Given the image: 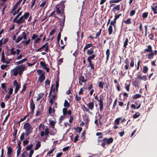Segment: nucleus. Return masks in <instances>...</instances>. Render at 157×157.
<instances>
[{
	"label": "nucleus",
	"mask_w": 157,
	"mask_h": 157,
	"mask_svg": "<svg viewBox=\"0 0 157 157\" xmlns=\"http://www.w3.org/2000/svg\"><path fill=\"white\" fill-rule=\"evenodd\" d=\"M66 2V0L61 2L60 3L57 4L55 6L56 8V11L57 13L59 14H61L62 15L64 13L65 8V5L64 4Z\"/></svg>",
	"instance_id": "obj_1"
},
{
	"label": "nucleus",
	"mask_w": 157,
	"mask_h": 157,
	"mask_svg": "<svg viewBox=\"0 0 157 157\" xmlns=\"http://www.w3.org/2000/svg\"><path fill=\"white\" fill-rule=\"evenodd\" d=\"M23 129L25 130V135L26 136H28L33 132V128L29 122H26L24 124Z\"/></svg>",
	"instance_id": "obj_2"
},
{
	"label": "nucleus",
	"mask_w": 157,
	"mask_h": 157,
	"mask_svg": "<svg viewBox=\"0 0 157 157\" xmlns=\"http://www.w3.org/2000/svg\"><path fill=\"white\" fill-rule=\"evenodd\" d=\"M27 36L26 33L25 32H23L21 35H20L17 37V39L16 40V36L14 35L13 36L12 39L13 40H15L16 43H18L20 42L23 39L25 40L27 38Z\"/></svg>",
	"instance_id": "obj_3"
},
{
	"label": "nucleus",
	"mask_w": 157,
	"mask_h": 157,
	"mask_svg": "<svg viewBox=\"0 0 157 157\" xmlns=\"http://www.w3.org/2000/svg\"><path fill=\"white\" fill-rule=\"evenodd\" d=\"M17 67L19 75H21L25 68V65L22 64L21 65H18Z\"/></svg>",
	"instance_id": "obj_4"
},
{
	"label": "nucleus",
	"mask_w": 157,
	"mask_h": 157,
	"mask_svg": "<svg viewBox=\"0 0 157 157\" xmlns=\"http://www.w3.org/2000/svg\"><path fill=\"white\" fill-rule=\"evenodd\" d=\"M30 107L31 110V112H30V113L32 115H33L35 108V105L32 99H31L30 102Z\"/></svg>",
	"instance_id": "obj_5"
},
{
	"label": "nucleus",
	"mask_w": 157,
	"mask_h": 157,
	"mask_svg": "<svg viewBox=\"0 0 157 157\" xmlns=\"http://www.w3.org/2000/svg\"><path fill=\"white\" fill-rule=\"evenodd\" d=\"M39 127V130H40V131L42 130L43 131V130L45 129V135L47 136H48L49 133V129L47 127H46V128H45V126L44 125L41 126V124H40V125Z\"/></svg>",
	"instance_id": "obj_6"
},
{
	"label": "nucleus",
	"mask_w": 157,
	"mask_h": 157,
	"mask_svg": "<svg viewBox=\"0 0 157 157\" xmlns=\"http://www.w3.org/2000/svg\"><path fill=\"white\" fill-rule=\"evenodd\" d=\"M101 95L100 96V99H98V101L99 102V109L101 112H102L103 109V98H101Z\"/></svg>",
	"instance_id": "obj_7"
},
{
	"label": "nucleus",
	"mask_w": 157,
	"mask_h": 157,
	"mask_svg": "<svg viewBox=\"0 0 157 157\" xmlns=\"http://www.w3.org/2000/svg\"><path fill=\"white\" fill-rule=\"evenodd\" d=\"M13 21L19 25L24 23L25 21V20L23 18V16H22L20 17L18 19L15 20V21L13 20Z\"/></svg>",
	"instance_id": "obj_8"
},
{
	"label": "nucleus",
	"mask_w": 157,
	"mask_h": 157,
	"mask_svg": "<svg viewBox=\"0 0 157 157\" xmlns=\"http://www.w3.org/2000/svg\"><path fill=\"white\" fill-rule=\"evenodd\" d=\"M142 73L139 72L137 73V78L140 79V80H143L144 81H146L147 80V76L146 75H144L143 76H141Z\"/></svg>",
	"instance_id": "obj_9"
},
{
	"label": "nucleus",
	"mask_w": 157,
	"mask_h": 157,
	"mask_svg": "<svg viewBox=\"0 0 157 157\" xmlns=\"http://www.w3.org/2000/svg\"><path fill=\"white\" fill-rule=\"evenodd\" d=\"M103 141L106 142V144H109L113 143V140L112 137H110L109 139L105 138L103 139Z\"/></svg>",
	"instance_id": "obj_10"
},
{
	"label": "nucleus",
	"mask_w": 157,
	"mask_h": 157,
	"mask_svg": "<svg viewBox=\"0 0 157 157\" xmlns=\"http://www.w3.org/2000/svg\"><path fill=\"white\" fill-rule=\"evenodd\" d=\"M96 55L95 54H93L91 56H90L88 57L87 60L89 63V65L92 64L91 60L94 59Z\"/></svg>",
	"instance_id": "obj_11"
},
{
	"label": "nucleus",
	"mask_w": 157,
	"mask_h": 157,
	"mask_svg": "<svg viewBox=\"0 0 157 157\" xmlns=\"http://www.w3.org/2000/svg\"><path fill=\"white\" fill-rule=\"evenodd\" d=\"M45 78L44 75L41 74L38 77V82H39L40 83H41L43 82Z\"/></svg>",
	"instance_id": "obj_12"
},
{
	"label": "nucleus",
	"mask_w": 157,
	"mask_h": 157,
	"mask_svg": "<svg viewBox=\"0 0 157 157\" xmlns=\"http://www.w3.org/2000/svg\"><path fill=\"white\" fill-rule=\"evenodd\" d=\"M129 61L128 58H127L125 59L124 61V63L126 64V65L124 66V68L125 70H128L129 67Z\"/></svg>",
	"instance_id": "obj_13"
},
{
	"label": "nucleus",
	"mask_w": 157,
	"mask_h": 157,
	"mask_svg": "<svg viewBox=\"0 0 157 157\" xmlns=\"http://www.w3.org/2000/svg\"><path fill=\"white\" fill-rule=\"evenodd\" d=\"M63 20L62 22L61 23L60 25L61 27L60 28V32H61L62 31L63 29V26L64 25V23L65 21V15H63Z\"/></svg>",
	"instance_id": "obj_14"
},
{
	"label": "nucleus",
	"mask_w": 157,
	"mask_h": 157,
	"mask_svg": "<svg viewBox=\"0 0 157 157\" xmlns=\"http://www.w3.org/2000/svg\"><path fill=\"white\" fill-rule=\"evenodd\" d=\"M156 5V6H155V8L153 7L152 6H151V10L153 11V12L154 14H157V12L156 11H157V3H153V5Z\"/></svg>",
	"instance_id": "obj_15"
},
{
	"label": "nucleus",
	"mask_w": 157,
	"mask_h": 157,
	"mask_svg": "<svg viewBox=\"0 0 157 157\" xmlns=\"http://www.w3.org/2000/svg\"><path fill=\"white\" fill-rule=\"evenodd\" d=\"M87 106L89 110H92L94 108V103L93 101L90 102L88 103Z\"/></svg>",
	"instance_id": "obj_16"
},
{
	"label": "nucleus",
	"mask_w": 157,
	"mask_h": 157,
	"mask_svg": "<svg viewBox=\"0 0 157 157\" xmlns=\"http://www.w3.org/2000/svg\"><path fill=\"white\" fill-rule=\"evenodd\" d=\"M11 72L13 73V74L15 76L17 75L18 73V71L17 67L16 66L12 70Z\"/></svg>",
	"instance_id": "obj_17"
},
{
	"label": "nucleus",
	"mask_w": 157,
	"mask_h": 157,
	"mask_svg": "<svg viewBox=\"0 0 157 157\" xmlns=\"http://www.w3.org/2000/svg\"><path fill=\"white\" fill-rule=\"evenodd\" d=\"M147 48L144 50V52H152V47L150 45H149L147 46Z\"/></svg>",
	"instance_id": "obj_18"
},
{
	"label": "nucleus",
	"mask_w": 157,
	"mask_h": 157,
	"mask_svg": "<svg viewBox=\"0 0 157 157\" xmlns=\"http://www.w3.org/2000/svg\"><path fill=\"white\" fill-rule=\"evenodd\" d=\"M13 152V149L11 146L7 147V155L8 156H11V154Z\"/></svg>",
	"instance_id": "obj_19"
},
{
	"label": "nucleus",
	"mask_w": 157,
	"mask_h": 157,
	"mask_svg": "<svg viewBox=\"0 0 157 157\" xmlns=\"http://www.w3.org/2000/svg\"><path fill=\"white\" fill-rule=\"evenodd\" d=\"M13 86H15V88L19 89L20 87V85L18 83L17 81L16 80H14L13 84Z\"/></svg>",
	"instance_id": "obj_20"
},
{
	"label": "nucleus",
	"mask_w": 157,
	"mask_h": 157,
	"mask_svg": "<svg viewBox=\"0 0 157 157\" xmlns=\"http://www.w3.org/2000/svg\"><path fill=\"white\" fill-rule=\"evenodd\" d=\"M106 62H107L109 59V58L110 56V51L109 49H107L106 51Z\"/></svg>",
	"instance_id": "obj_21"
},
{
	"label": "nucleus",
	"mask_w": 157,
	"mask_h": 157,
	"mask_svg": "<svg viewBox=\"0 0 157 157\" xmlns=\"http://www.w3.org/2000/svg\"><path fill=\"white\" fill-rule=\"evenodd\" d=\"M130 66L131 67H133L134 66V62H135V59L134 57H132L130 58Z\"/></svg>",
	"instance_id": "obj_22"
},
{
	"label": "nucleus",
	"mask_w": 157,
	"mask_h": 157,
	"mask_svg": "<svg viewBox=\"0 0 157 157\" xmlns=\"http://www.w3.org/2000/svg\"><path fill=\"white\" fill-rule=\"evenodd\" d=\"M94 52V49L93 48H91L90 49L88 50L87 51V54L88 55L90 56L93 55Z\"/></svg>",
	"instance_id": "obj_23"
},
{
	"label": "nucleus",
	"mask_w": 157,
	"mask_h": 157,
	"mask_svg": "<svg viewBox=\"0 0 157 157\" xmlns=\"http://www.w3.org/2000/svg\"><path fill=\"white\" fill-rule=\"evenodd\" d=\"M120 6L119 5H118L114 7L113 9L112 10V11H113V12H115V10L116 11H119L120 10Z\"/></svg>",
	"instance_id": "obj_24"
},
{
	"label": "nucleus",
	"mask_w": 157,
	"mask_h": 157,
	"mask_svg": "<svg viewBox=\"0 0 157 157\" xmlns=\"http://www.w3.org/2000/svg\"><path fill=\"white\" fill-rule=\"evenodd\" d=\"M82 109L84 111H86L87 113H89L91 115L92 114V113L90 112L89 109H88L85 106V105H83V106L82 107Z\"/></svg>",
	"instance_id": "obj_25"
},
{
	"label": "nucleus",
	"mask_w": 157,
	"mask_h": 157,
	"mask_svg": "<svg viewBox=\"0 0 157 157\" xmlns=\"http://www.w3.org/2000/svg\"><path fill=\"white\" fill-rule=\"evenodd\" d=\"M93 45L92 44H86V45L84 47V48H83V52H85L86 50L90 48L91 47H92Z\"/></svg>",
	"instance_id": "obj_26"
},
{
	"label": "nucleus",
	"mask_w": 157,
	"mask_h": 157,
	"mask_svg": "<svg viewBox=\"0 0 157 157\" xmlns=\"http://www.w3.org/2000/svg\"><path fill=\"white\" fill-rule=\"evenodd\" d=\"M30 41L31 39L29 38L26 41L23 40L21 43L24 46H25L28 44L30 43Z\"/></svg>",
	"instance_id": "obj_27"
},
{
	"label": "nucleus",
	"mask_w": 157,
	"mask_h": 157,
	"mask_svg": "<svg viewBox=\"0 0 157 157\" xmlns=\"http://www.w3.org/2000/svg\"><path fill=\"white\" fill-rule=\"evenodd\" d=\"M153 33V32L152 30H151V33L148 36V37L149 40H153L154 37V35Z\"/></svg>",
	"instance_id": "obj_28"
},
{
	"label": "nucleus",
	"mask_w": 157,
	"mask_h": 157,
	"mask_svg": "<svg viewBox=\"0 0 157 157\" xmlns=\"http://www.w3.org/2000/svg\"><path fill=\"white\" fill-rule=\"evenodd\" d=\"M6 60L5 56V54L4 51H3L2 53L1 60V61L4 63H5V60Z\"/></svg>",
	"instance_id": "obj_29"
},
{
	"label": "nucleus",
	"mask_w": 157,
	"mask_h": 157,
	"mask_svg": "<svg viewBox=\"0 0 157 157\" xmlns=\"http://www.w3.org/2000/svg\"><path fill=\"white\" fill-rule=\"evenodd\" d=\"M105 83L104 82H102L101 81H100L98 82V86L99 88L100 89H104V85H105Z\"/></svg>",
	"instance_id": "obj_30"
},
{
	"label": "nucleus",
	"mask_w": 157,
	"mask_h": 157,
	"mask_svg": "<svg viewBox=\"0 0 157 157\" xmlns=\"http://www.w3.org/2000/svg\"><path fill=\"white\" fill-rule=\"evenodd\" d=\"M27 60V59L26 58H25L24 59H22V60L17 61L16 63V65H19L21 64L22 63H23L25 62Z\"/></svg>",
	"instance_id": "obj_31"
},
{
	"label": "nucleus",
	"mask_w": 157,
	"mask_h": 157,
	"mask_svg": "<svg viewBox=\"0 0 157 157\" xmlns=\"http://www.w3.org/2000/svg\"><path fill=\"white\" fill-rule=\"evenodd\" d=\"M148 70V68L146 66H143V72L144 73H146Z\"/></svg>",
	"instance_id": "obj_32"
},
{
	"label": "nucleus",
	"mask_w": 157,
	"mask_h": 157,
	"mask_svg": "<svg viewBox=\"0 0 157 157\" xmlns=\"http://www.w3.org/2000/svg\"><path fill=\"white\" fill-rule=\"evenodd\" d=\"M44 95V94L43 93H41L39 94L38 95V96L36 99V101H39L42 98V97Z\"/></svg>",
	"instance_id": "obj_33"
},
{
	"label": "nucleus",
	"mask_w": 157,
	"mask_h": 157,
	"mask_svg": "<svg viewBox=\"0 0 157 157\" xmlns=\"http://www.w3.org/2000/svg\"><path fill=\"white\" fill-rule=\"evenodd\" d=\"M78 80L79 81L82 82H84L87 81V79L85 80L84 77L82 75L79 77Z\"/></svg>",
	"instance_id": "obj_34"
},
{
	"label": "nucleus",
	"mask_w": 157,
	"mask_h": 157,
	"mask_svg": "<svg viewBox=\"0 0 157 157\" xmlns=\"http://www.w3.org/2000/svg\"><path fill=\"white\" fill-rule=\"evenodd\" d=\"M15 49V48L12 47L10 50L11 55H14L16 54V52L14 51Z\"/></svg>",
	"instance_id": "obj_35"
},
{
	"label": "nucleus",
	"mask_w": 157,
	"mask_h": 157,
	"mask_svg": "<svg viewBox=\"0 0 157 157\" xmlns=\"http://www.w3.org/2000/svg\"><path fill=\"white\" fill-rule=\"evenodd\" d=\"M41 146V144L40 142L38 141L37 143L36 144V146L35 147L34 149L35 150H37Z\"/></svg>",
	"instance_id": "obj_36"
},
{
	"label": "nucleus",
	"mask_w": 157,
	"mask_h": 157,
	"mask_svg": "<svg viewBox=\"0 0 157 157\" xmlns=\"http://www.w3.org/2000/svg\"><path fill=\"white\" fill-rule=\"evenodd\" d=\"M131 21L132 19L129 18L124 21V22L126 24H129L132 23Z\"/></svg>",
	"instance_id": "obj_37"
},
{
	"label": "nucleus",
	"mask_w": 157,
	"mask_h": 157,
	"mask_svg": "<svg viewBox=\"0 0 157 157\" xmlns=\"http://www.w3.org/2000/svg\"><path fill=\"white\" fill-rule=\"evenodd\" d=\"M83 120L84 121H86L85 123L87 124L88 123L89 121V117L86 116H85L83 117Z\"/></svg>",
	"instance_id": "obj_38"
},
{
	"label": "nucleus",
	"mask_w": 157,
	"mask_h": 157,
	"mask_svg": "<svg viewBox=\"0 0 157 157\" xmlns=\"http://www.w3.org/2000/svg\"><path fill=\"white\" fill-rule=\"evenodd\" d=\"M29 12H26L22 16H23V18L25 20L27 19L29 17Z\"/></svg>",
	"instance_id": "obj_39"
},
{
	"label": "nucleus",
	"mask_w": 157,
	"mask_h": 157,
	"mask_svg": "<svg viewBox=\"0 0 157 157\" xmlns=\"http://www.w3.org/2000/svg\"><path fill=\"white\" fill-rule=\"evenodd\" d=\"M109 34L110 35L113 32V27L112 25H109L108 29Z\"/></svg>",
	"instance_id": "obj_40"
},
{
	"label": "nucleus",
	"mask_w": 157,
	"mask_h": 157,
	"mask_svg": "<svg viewBox=\"0 0 157 157\" xmlns=\"http://www.w3.org/2000/svg\"><path fill=\"white\" fill-rule=\"evenodd\" d=\"M149 53L148 55V59H151L153 58L154 53L153 52H151Z\"/></svg>",
	"instance_id": "obj_41"
},
{
	"label": "nucleus",
	"mask_w": 157,
	"mask_h": 157,
	"mask_svg": "<svg viewBox=\"0 0 157 157\" xmlns=\"http://www.w3.org/2000/svg\"><path fill=\"white\" fill-rule=\"evenodd\" d=\"M64 106L65 107L68 108L70 106V104L67 100H65L64 103Z\"/></svg>",
	"instance_id": "obj_42"
},
{
	"label": "nucleus",
	"mask_w": 157,
	"mask_h": 157,
	"mask_svg": "<svg viewBox=\"0 0 157 157\" xmlns=\"http://www.w3.org/2000/svg\"><path fill=\"white\" fill-rule=\"evenodd\" d=\"M141 96V94H136L132 96V98L133 99H136L140 98Z\"/></svg>",
	"instance_id": "obj_43"
},
{
	"label": "nucleus",
	"mask_w": 157,
	"mask_h": 157,
	"mask_svg": "<svg viewBox=\"0 0 157 157\" xmlns=\"http://www.w3.org/2000/svg\"><path fill=\"white\" fill-rule=\"evenodd\" d=\"M103 139L101 140H98V142L99 143L100 142L101 143V146L103 147L104 148L105 145V141H103Z\"/></svg>",
	"instance_id": "obj_44"
},
{
	"label": "nucleus",
	"mask_w": 157,
	"mask_h": 157,
	"mask_svg": "<svg viewBox=\"0 0 157 157\" xmlns=\"http://www.w3.org/2000/svg\"><path fill=\"white\" fill-rule=\"evenodd\" d=\"M33 146V144H31L30 145H27L25 147V149L27 150H31Z\"/></svg>",
	"instance_id": "obj_45"
},
{
	"label": "nucleus",
	"mask_w": 157,
	"mask_h": 157,
	"mask_svg": "<svg viewBox=\"0 0 157 157\" xmlns=\"http://www.w3.org/2000/svg\"><path fill=\"white\" fill-rule=\"evenodd\" d=\"M121 118L120 117L118 118H117L115 121L114 124L116 125H118L120 123V120H121Z\"/></svg>",
	"instance_id": "obj_46"
},
{
	"label": "nucleus",
	"mask_w": 157,
	"mask_h": 157,
	"mask_svg": "<svg viewBox=\"0 0 157 157\" xmlns=\"http://www.w3.org/2000/svg\"><path fill=\"white\" fill-rule=\"evenodd\" d=\"M37 72L39 75H41V74L44 75L45 74V72L44 71L39 69L37 70Z\"/></svg>",
	"instance_id": "obj_47"
},
{
	"label": "nucleus",
	"mask_w": 157,
	"mask_h": 157,
	"mask_svg": "<svg viewBox=\"0 0 157 157\" xmlns=\"http://www.w3.org/2000/svg\"><path fill=\"white\" fill-rule=\"evenodd\" d=\"M128 39L127 38H126L125 39V41L124 42V45L123 47L124 48H126L127 46L128 45Z\"/></svg>",
	"instance_id": "obj_48"
},
{
	"label": "nucleus",
	"mask_w": 157,
	"mask_h": 157,
	"mask_svg": "<svg viewBox=\"0 0 157 157\" xmlns=\"http://www.w3.org/2000/svg\"><path fill=\"white\" fill-rule=\"evenodd\" d=\"M140 115V113L139 112H137L133 115V117L134 119H136L139 117Z\"/></svg>",
	"instance_id": "obj_49"
},
{
	"label": "nucleus",
	"mask_w": 157,
	"mask_h": 157,
	"mask_svg": "<svg viewBox=\"0 0 157 157\" xmlns=\"http://www.w3.org/2000/svg\"><path fill=\"white\" fill-rule=\"evenodd\" d=\"M41 38H37L34 41V44H39L40 42V41L41 40Z\"/></svg>",
	"instance_id": "obj_50"
},
{
	"label": "nucleus",
	"mask_w": 157,
	"mask_h": 157,
	"mask_svg": "<svg viewBox=\"0 0 157 157\" xmlns=\"http://www.w3.org/2000/svg\"><path fill=\"white\" fill-rule=\"evenodd\" d=\"M148 15V13L147 12H144L143 13L142 15V17L144 19L147 18Z\"/></svg>",
	"instance_id": "obj_51"
},
{
	"label": "nucleus",
	"mask_w": 157,
	"mask_h": 157,
	"mask_svg": "<svg viewBox=\"0 0 157 157\" xmlns=\"http://www.w3.org/2000/svg\"><path fill=\"white\" fill-rule=\"evenodd\" d=\"M116 20H115L114 19H113V21H111L110 22V25L112 26H114V27H115L116 24Z\"/></svg>",
	"instance_id": "obj_52"
},
{
	"label": "nucleus",
	"mask_w": 157,
	"mask_h": 157,
	"mask_svg": "<svg viewBox=\"0 0 157 157\" xmlns=\"http://www.w3.org/2000/svg\"><path fill=\"white\" fill-rule=\"evenodd\" d=\"M141 63V62L140 59H139L137 63V70H139L140 64Z\"/></svg>",
	"instance_id": "obj_53"
},
{
	"label": "nucleus",
	"mask_w": 157,
	"mask_h": 157,
	"mask_svg": "<svg viewBox=\"0 0 157 157\" xmlns=\"http://www.w3.org/2000/svg\"><path fill=\"white\" fill-rule=\"evenodd\" d=\"M22 13V11H21L18 13V14L16 16V17L13 19V20L15 21V20H17L19 17L21 16Z\"/></svg>",
	"instance_id": "obj_54"
},
{
	"label": "nucleus",
	"mask_w": 157,
	"mask_h": 157,
	"mask_svg": "<svg viewBox=\"0 0 157 157\" xmlns=\"http://www.w3.org/2000/svg\"><path fill=\"white\" fill-rule=\"evenodd\" d=\"M40 65L41 66L44 68H45L47 67V65L44 62L42 61L40 62Z\"/></svg>",
	"instance_id": "obj_55"
},
{
	"label": "nucleus",
	"mask_w": 157,
	"mask_h": 157,
	"mask_svg": "<svg viewBox=\"0 0 157 157\" xmlns=\"http://www.w3.org/2000/svg\"><path fill=\"white\" fill-rule=\"evenodd\" d=\"M101 30H102V29H101L100 30H99V31L96 34V36L95 37H94V38H95V39H97V37H98L100 35V34L101 33Z\"/></svg>",
	"instance_id": "obj_56"
},
{
	"label": "nucleus",
	"mask_w": 157,
	"mask_h": 157,
	"mask_svg": "<svg viewBox=\"0 0 157 157\" xmlns=\"http://www.w3.org/2000/svg\"><path fill=\"white\" fill-rule=\"evenodd\" d=\"M117 98H116L115 100L114 101L113 105L112 107V109H115V106L116 105L117 103Z\"/></svg>",
	"instance_id": "obj_57"
},
{
	"label": "nucleus",
	"mask_w": 157,
	"mask_h": 157,
	"mask_svg": "<svg viewBox=\"0 0 157 157\" xmlns=\"http://www.w3.org/2000/svg\"><path fill=\"white\" fill-rule=\"evenodd\" d=\"M28 153L26 150H25L21 154V157H26V156L27 155Z\"/></svg>",
	"instance_id": "obj_58"
},
{
	"label": "nucleus",
	"mask_w": 157,
	"mask_h": 157,
	"mask_svg": "<svg viewBox=\"0 0 157 157\" xmlns=\"http://www.w3.org/2000/svg\"><path fill=\"white\" fill-rule=\"evenodd\" d=\"M21 8L20 7L17 11H15L13 13V16H15L16 14H17L21 10Z\"/></svg>",
	"instance_id": "obj_59"
},
{
	"label": "nucleus",
	"mask_w": 157,
	"mask_h": 157,
	"mask_svg": "<svg viewBox=\"0 0 157 157\" xmlns=\"http://www.w3.org/2000/svg\"><path fill=\"white\" fill-rule=\"evenodd\" d=\"M61 32H59L58 33L57 37V42L58 43H59V42L60 40V39L61 36Z\"/></svg>",
	"instance_id": "obj_60"
},
{
	"label": "nucleus",
	"mask_w": 157,
	"mask_h": 157,
	"mask_svg": "<svg viewBox=\"0 0 157 157\" xmlns=\"http://www.w3.org/2000/svg\"><path fill=\"white\" fill-rule=\"evenodd\" d=\"M25 135V132H22L21 134L20 137V139L21 141L23 140L24 139Z\"/></svg>",
	"instance_id": "obj_61"
},
{
	"label": "nucleus",
	"mask_w": 157,
	"mask_h": 157,
	"mask_svg": "<svg viewBox=\"0 0 157 157\" xmlns=\"http://www.w3.org/2000/svg\"><path fill=\"white\" fill-rule=\"evenodd\" d=\"M22 1V0H19L18 2H17L14 5L13 7H14V8H16L17 9L18 4H19V3H20Z\"/></svg>",
	"instance_id": "obj_62"
},
{
	"label": "nucleus",
	"mask_w": 157,
	"mask_h": 157,
	"mask_svg": "<svg viewBox=\"0 0 157 157\" xmlns=\"http://www.w3.org/2000/svg\"><path fill=\"white\" fill-rule=\"evenodd\" d=\"M67 109L66 108H64L63 110V114L64 115H66L67 114Z\"/></svg>",
	"instance_id": "obj_63"
},
{
	"label": "nucleus",
	"mask_w": 157,
	"mask_h": 157,
	"mask_svg": "<svg viewBox=\"0 0 157 157\" xmlns=\"http://www.w3.org/2000/svg\"><path fill=\"white\" fill-rule=\"evenodd\" d=\"M50 124L52 127H54L55 125L56 122L53 121H51L50 122Z\"/></svg>",
	"instance_id": "obj_64"
}]
</instances>
